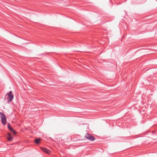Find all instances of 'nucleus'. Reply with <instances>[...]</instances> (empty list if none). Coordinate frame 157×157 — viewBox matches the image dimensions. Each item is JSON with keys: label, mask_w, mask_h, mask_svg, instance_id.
I'll list each match as a JSON object with an SVG mask.
<instances>
[{"label": "nucleus", "mask_w": 157, "mask_h": 157, "mask_svg": "<svg viewBox=\"0 0 157 157\" xmlns=\"http://www.w3.org/2000/svg\"><path fill=\"white\" fill-rule=\"evenodd\" d=\"M41 150L45 153L48 154H49L50 153L51 151L47 148L45 147H41Z\"/></svg>", "instance_id": "obj_4"}, {"label": "nucleus", "mask_w": 157, "mask_h": 157, "mask_svg": "<svg viewBox=\"0 0 157 157\" xmlns=\"http://www.w3.org/2000/svg\"><path fill=\"white\" fill-rule=\"evenodd\" d=\"M40 140V138L36 139H35V142L36 144H39Z\"/></svg>", "instance_id": "obj_6"}, {"label": "nucleus", "mask_w": 157, "mask_h": 157, "mask_svg": "<svg viewBox=\"0 0 157 157\" xmlns=\"http://www.w3.org/2000/svg\"><path fill=\"white\" fill-rule=\"evenodd\" d=\"M12 133H13L14 134H16V131L13 129V130L10 131Z\"/></svg>", "instance_id": "obj_8"}, {"label": "nucleus", "mask_w": 157, "mask_h": 157, "mask_svg": "<svg viewBox=\"0 0 157 157\" xmlns=\"http://www.w3.org/2000/svg\"><path fill=\"white\" fill-rule=\"evenodd\" d=\"M85 137L87 139L91 141H94L95 140L94 137L92 136L91 134H89L88 133H87L86 134Z\"/></svg>", "instance_id": "obj_2"}, {"label": "nucleus", "mask_w": 157, "mask_h": 157, "mask_svg": "<svg viewBox=\"0 0 157 157\" xmlns=\"http://www.w3.org/2000/svg\"><path fill=\"white\" fill-rule=\"evenodd\" d=\"M8 102H9L11 101L13 98V95L12 93V91H10L9 94H8Z\"/></svg>", "instance_id": "obj_3"}, {"label": "nucleus", "mask_w": 157, "mask_h": 157, "mask_svg": "<svg viewBox=\"0 0 157 157\" xmlns=\"http://www.w3.org/2000/svg\"><path fill=\"white\" fill-rule=\"evenodd\" d=\"M7 135H8V137H7L8 140L9 141L11 140L12 139L13 137L12 136L11 134L9 133H8L7 134Z\"/></svg>", "instance_id": "obj_5"}, {"label": "nucleus", "mask_w": 157, "mask_h": 157, "mask_svg": "<svg viewBox=\"0 0 157 157\" xmlns=\"http://www.w3.org/2000/svg\"><path fill=\"white\" fill-rule=\"evenodd\" d=\"M8 127L10 131L13 130V128H12L9 123L8 124Z\"/></svg>", "instance_id": "obj_7"}, {"label": "nucleus", "mask_w": 157, "mask_h": 157, "mask_svg": "<svg viewBox=\"0 0 157 157\" xmlns=\"http://www.w3.org/2000/svg\"><path fill=\"white\" fill-rule=\"evenodd\" d=\"M0 114L1 115V118L2 122L3 125H6V123L7 119L6 115L3 113L0 112Z\"/></svg>", "instance_id": "obj_1"}]
</instances>
